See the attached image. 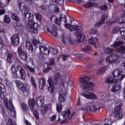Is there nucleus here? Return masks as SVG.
<instances>
[{
    "instance_id": "f257e3e1",
    "label": "nucleus",
    "mask_w": 125,
    "mask_h": 125,
    "mask_svg": "<svg viewBox=\"0 0 125 125\" xmlns=\"http://www.w3.org/2000/svg\"><path fill=\"white\" fill-rule=\"evenodd\" d=\"M23 9L25 12L23 14L24 18L23 21L24 23L28 24V27L27 29L32 34H38L39 33V30L41 29V25L38 23L34 21V15L33 14L28 12L30 11V7L27 5L23 6Z\"/></svg>"
},
{
    "instance_id": "f03ea898",
    "label": "nucleus",
    "mask_w": 125,
    "mask_h": 125,
    "mask_svg": "<svg viewBox=\"0 0 125 125\" xmlns=\"http://www.w3.org/2000/svg\"><path fill=\"white\" fill-rule=\"evenodd\" d=\"M125 51V46H123L120 47L116 48V51L115 52L114 49L111 48H107L105 52L106 54H110L106 58V62L108 64H113V63H115V64H118L120 62V54H122V57L125 59V57H123V55H125V53L124 52Z\"/></svg>"
},
{
    "instance_id": "7ed1b4c3",
    "label": "nucleus",
    "mask_w": 125,
    "mask_h": 125,
    "mask_svg": "<svg viewBox=\"0 0 125 125\" xmlns=\"http://www.w3.org/2000/svg\"><path fill=\"white\" fill-rule=\"evenodd\" d=\"M6 92V89L3 86V87L0 86V97L2 99L3 103L6 106L7 109H9L11 113H13L14 114H15V107L13 105L12 103V100H9V106H8V100L7 98L4 96V93Z\"/></svg>"
},
{
    "instance_id": "20e7f679",
    "label": "nucleus",
    "mask_w": 125,
    "mask_h": 125,
    "mask_svg": "<svg viewBox=\"0 0 125 125\" xmlns=\"http://www.w3.org/2000/svg\"><path fill=\"white\" fill-rule=\"evenodd\" d=\"M122 81L123 79H107L105 80V83H113V84H114L111 87V91H112V92H114L115 93V92H117V91H119L121 90V84L118 83L120 82H122Z\"/></svg>"
},
{
    "instance_id": "39448f33",
    "label": "nucleus",
    "mask_w": 125,
    "mask_h": 125,
    "mask_svg": "<svg viewBox=\"0 0 125 125\" xmlns=\"http://www.w3.org/2000/svg\"><path fill=\"white\" fill-rule=\"evenodd\" d=\"M88 81H89V79H81L79 80V84L80 86L83 89H88V90H90V88L93 87V86L95 85V83L93 82H89Z\"/></svg>"
},
{
    "instance_id": "423d86ee",
    "label": "nucleus",
    "mask_w": 125,
    "mask_h": 125,
    "mask_svg": "<svg viewBox=\"0 0 125 125\" xmlns=\"http://www.w3.org/2000/svg\"><path fill=\"white\" fill-rule=\"evenodd\" d=\"M36 105L38 107H41V112L42 114H46L47 110H48V105H43L44 104V100L43 98L39 97L36 99Z\"/></svg>"
},
{
    "instance_id": "0eeeda50",
    "label": "nucleus",
    "mask_w": 125,
    "mask_h": 125,
    "mask_svg": "<svg viewBox=\"0 0 125 125\" xmlns=\"http://www.w3.org/2000/svg\"><path fill=\"white\" fill-rule=\"evenodd\" d=\"M115 107L114 108V114L116 118L119 119H122L123 118V110L122 109V106H123V103L121 102H118L115 104Z\"/></svg>"
},
{
    "instance_id": "6e6552de",
    "label": "nucleus",
    "mask_w": 125,
    "mask_h": 125,
    "mask_svg": "<svg viewBox=\"0 0 125 125\" xmlns=\"http://www.w3.org/2000/svg\"><path fill=\"white\" fill-rule=\"evenodd\" d=\"M36 103V102L35 101V99L34 98H31L29 99L28 104L29 106L30 107L31 111L33 113V114L34 115L36 119H39V114H38V111H37V110H36L35 108V104Z\"/></svg>"
},
{
    "instance_id": "1a4fd4ad",
    "label": "nucleus",
    "mask_w": 125,
    "mask_h": 125,
    "mask_svg": "<svg viewBox=\"0 0 125 125\" xmlns=\"http://www.w3.org/2000/svg\"><path fill=\"white\" fill-rule=\"evenodd\" d=\"M18 54L20 59L23 60V61H26L28 59V55L27 53L24 52L21 48V46H19L18 48Z\"/></svg>"
},
{
    "instance_id": "9d476101",
    "label": "nucleus",
    "mask_w": 125,
    "mask_h": 125,
    "mask_svg": "<svg viewBox=\"0 0 125 125\" xmlns=\"http://www.w3.org/2000/svg\"><path fill=\"white\" fill-rule=\"evenodd\" d=\"M81 95L87 98V99H96L97 98V97H96L95 94H92L87 91L81 92Z\"/></svg>"
},
{
    "instance_id": "9b49d317",
    "label": "nucleus",
    "mask_w": 125,
    "mask_h": 125,
    "mask_svg": "<svg viewBox=\"0 0 125 125\" xmlns=\"http://www.w3.org/2000/svg\"><path fill=\"white\" fill-rule=\"evenodd\" d=\"M11 42L14 46H17L20 43V37L19 35H14L11 37Z\"/></svg>"
},
{
    "instance_id": "f8f14e48",
    "label": "nucleus",
    "mask_w": 125,
    "mask_h": 125,
    "mask_svg": "<svg viewBox=\"0 0 125 125\" xmlns=\"http://www.w3.org/2000/svg\"><path fill=\"white\" fill-rule=\"evenodd\" d=\"M13 26L14 29H15L18 32H23V30H24V25L18 22H14Z\"/></svg>"
},
{
    "instance_id": "ddd939ff",
    "label": "nucleus",
    "mask_w": 125,
    "mask_h": 125,
    "mask_svg": "<svg viewBox=\"0 0 125 125\" xmlns=\"http://www.w3.org/2000/svg\"><path fill=\"white\" fill-rule=\"evenodd\" d=\"M48 83H49L48 90L50 93H53L54 92V90H55L54 85H53V80H52L51 79H49L48 80Z\"/></svg>"
},
{
    "instance_id": "4468645a",
    "label": "nucleus",
    "mask_w": 125,
    "mask_h": 125,
    "mask_svg": "<svg viewBox=\"0 0 125 125\" xmlns=\"http://www.w3.org/2000/svg\"><path fill=\"white\" fill-rule=\"evenodd\" d=\"M39 49L40 52L44 55H48L50 51V50H49L46 46H40Z\"/></svg>"
},
{
    "instance_id": "2eb2a0df",
    "label": "nucleus",
    "mask_w": 125,
    "mask_h": 125,
    "mask_svg": "<svg viewBox=\"0 0 125 125\" xmlns=\"http://www.w3.org/2000/svg\"><path fill=\"white\" fill-rule=\"evenodd\" d=\"M11 71L12 73V79H18V76L17 75V67H16V65L15 64H12L11 65Z\"/></svg>"
},
{
    "instance_id": "dca6fc26",
    "label": "nucleus",
    "mask_w": 125,
    "mask_h": 125,
    "mask_svg": "<svg viewBox=\"0 0 125 125\" xmlns=\"http://www.w3.org/2000/svg\"><path fill=\"white\" fill-rule=\"evenodd\" d=\"M66 94H67L66 91H63V90H62L60 92L59 98L60 102H64L65 98H66Z\"/></svg>"
},
{
    "instance_id": "f3484780",
    "label": "nucleus",
    "mask_w": 125,
    "mask_h": 125,
    "mask_svg": "<svg viewBox=\"0 0 125 125\" xmlns=\"http://www.w3.org/2000/svg\"><path fill=\"white\" fill-rule=\"evenodd\" d=\"M17 70L19 71V75L21 76V79H25L26 77V72H25V70L24 68L21 66H18L17 67Z\"/></svg>"
},
{
    "instance_id": "a211bd4d",
    "label": "nucleus",
    "mask_w": 125,
    "mask_h": 125,
    "mask_svg": "<svg viewBox=\"0 0 125 125\" xmlns=\"http://www.w3.org/2000/svg\"><path fill=\"white\" fill-rule=\"evenodd\" d=\"M46 31L47 33L51 34L53 37H55L56 38V37L58 36V32H57V30L53 28H49L48 27H46Z\"/></svg>"
},
{
    "instance_id": "6ab92c4d",
    "label": "nucleus",
    "mask_w": 125,
    "mask_h": 125,
    "mask_svg": "<svg viewBox=\"0 0 125 125\" xmlns=\"http://www.w3.org/2000/svg\"><path fill=\"white\" fill-rule=\"evenodd\" d=\"M72 32H75L76 34H80L83 32V27L79 25H73Z\"/></svg>"
},
{
    "instance_id": "aec40b11",
    "label": "nucleus",
    "mask_w": 125,
    "mask_h": 125,
    "mask_svg": "<svg viewBox=\"0 0 125 125\" xmlns=\"http://www.w3.org/2000/svg\"><path fill=\"white\" fill-rule=\"evenodd\" d=\"M88 42L91 45H94L95 47H96V44H97V43L98 42V39L96 37H91L89 39Z\"/></svg>"
},
{
    "instance_id": "412c9836",
    "label": "nucleus",
    "mask_w": 125,
    "mask_h": 125,
    "mask_svg": "<svg viewBox=\"0 0 125 125\" xmlns=\"http://www.w3.org/2000/svg\"><path fill=\"white\" fill-rule=\"evenodd\" d=\"M39 87L41 90H43L44 89V85L46 84L45 79H40L39 81Z\"/></svg>"
},
{
    "instance_id": "4be33fe9",
    "label": "nucleus",
    "mask_w": 125,
    "mask_h": 125,
    "mask_svg": "<svg viewBox=\"0 0 125 125\" xmlns=\"http://www.w3.org/2000/svg\"><path fill=\"white\" fill-rule=\"evenodd\" d=\"M19 89L21 90L24 92V91H26V90H29L30 89V85L28 84H22L20 86Z\"/></svg>"
},
{
    "instance_id": "5701e85b",
    "label": "nucleus",
    "mask_w": 125,
    "mask_h": 125,
    "mask_svg": "<svg viewBox=\"0 0 125 125\" xmlns=\"http://www.w3.org/2000/svg\"><path fill=\"white\" fill-rule=\"evenodd\" d=\"M50 20L51 21L54 22L57 25H61V23H60V20L57 18L56 16H51L50 17Z\"/></svg>"
},
{
    "instance_id": "b1692460",
    "label": "nucleus",
    "mask_w": 125,
    "mask_h": 125,
    "mask_svg": "<svg viewBox=\"0 0 125 125\" xmlns=\"http://www.w3.org/2000/svg\"><path fill=\"white\" fill-rule=\"evenodd\" d=\"M14 59V56L12 53H8L7 55V61L10 64L11 63H12V60Z\"/></svg>"
},
{
    "instance_id": "393cba45",
    "label": "nucleus",
    "mask_w": 125,
    "mask_h": 125,
    "mask_svg": "<svg viewBox=\"0 0 125 125\" xmlns=\"http://www.w3.org/2000/svg\"><path fill=\"white\" fill-rule=\"evenodd\" d=\"M84 36L82 34H80L79 35H78L77 37V42H83L84 41Z\"/></svg>"
},
{
    "instance_id": "a878e982",
    "label": "nucleus",
    "mask_w": 125,
    "mask_h": 125,
    "mask_svg": "<svg viewBox=\"0 0 125 125\" xmlns=\"http://www.w3.org/2000/svg\"><path fill=\"white\" fill-rule=\"evenodd\" d=\"M25 46L27 49L29 50V51H30V50H31V51H33V50H34V47L33 46V44H32V43L30 42L29 41L26 42Z\"/></svg>"
},
{
    "instance_id": "bb28decb",
    "label": "nucleus",
    "mask_w": 125,
    "mask_h": 125,
    "mask_svg": "<svg viewBox=\"0 0 125 125\" xmlns=\"http://www.w3.org/2000/svg\"><path fill=\"white\" fill-rule=\"evenodd\" d=\"M71 110L68 109L67 111L62 112V115L64 119H66V118H69Z\"/></svg>"
},
{
    "instance_id": "cd10ccee",
    "label": "nucleus",
    "mask_w": 125,
    "mask_h": 125,
    "mask_svg": "<svg viewBox=\"0 0 125 125\" xmlns=\"http://www.w3.org/2000/svg\"><path fill=\"white\" fill-rule=\"evenodd\" d=\"M122 74V71H119V69H115L112 75L114 78H118V77H120Z\"/></svg>"
},
{
    "instance_id": "c85d7f7f",
    "label": "nucleus",
    "mask_w": 125,
    "mask_h": 125,
    "mask_svg": "<svg viewBox=\"0 0 125 125\" xmlns=\"http://www.w3.org/2000/svg\"><path fill=\"white\" fill-rule=\"evenodd\" d=\"M123 45V42L122 41H116L114 42L111 45V47H117L118 46H121Z\"/></svg>"
},
{
    "instance_id": "c756f323",
    "label": "nucleus",
    "mask_w": 125,
    "mask_h": 125,
    "mask_svg": "<svg viewBox=\"0 0 125 125\" xmlns=\"http://www.w3.org/2000/svg\"><path fill=\"white\" fill-rule=\"evenodd\" d=\"M11 18L13 20H15V21H16L17 22L20 21V18L17 16V14L14 13H12Z\"/></svg>"
},
{
    "instance_id": "7c9ffc66",
    "label": "nucleus",
    "mask_w": 125,
    "mask_h": 125,
    "mask_svg": "<svg viewBox=\"0 0 125 125\" xmlns=\"http://www.w3.org/2000/svg\"><path fill=\"white\" fill-rule=\"evenodd\" d=\"M106 72V67L104 66L99 69L97 71V75H101V74H103V73H105Z\"/></svg>"
},
{
    "instance_id": "2f4dec72",
    "label": "nucleus",
    "mask_w": 125,
    "mask_h": 125,
    "mask_svg": "<svg viewBox=\"0 0 125 125\" xmlns=\"http://www.w3.org/2000/svg\"><path fill=\"white\" fill-rule=\"evenodd\" d=\"M3 21L4 23H6V24H9L10 23V18L9 16L5 15Z\"/></svg>"
},
{
    "instance_id": "473e14b6",
    "label": "nucleus",
    "mask_w": 125,
    "mask_h": 125,
    "mask_svg": "<svg viewBox=\"0 0 125 125\" xmlns=\"http://www.w3.org/2000/svg\"><path fill=\"white\" fill-rule=\"evenodd\" d=\"M99 109V106H95L94 104H91L90 106L89 110L91 112H96Z\"/></svg>"
},
{
    "instance_id": "72a5a7b5",
    "label": "nucleus",
    "mask_w": 125,
    "mask_h": 125,
    "mask_svg": "<svg viewBox=\"0 0 125 125\" xmlns=\"http://www.w3.org/2000/svg\"><path fill=\"white\" fill-rule=\"evenodd\" d=\"M94 5H95L94 3L89 1L84 4V7H85L86 8H89V7L94 6Z\"/></svg>"
},
{
    "instance_id": "f704fd0d",
    "label": "nucleus",
    "mask_w": 125,
    "mask_h": 125,
    "mask_svg": "<svg viewBox=\"0 0 125 125\" xmlns=\"http://www.w3.org/2000/svg\"><path fill=\"white\" fill-rule=\"evenodd\" d=\"M60 22L63 21L65 23H67V17L65 15H62L60 18Z\"/></svg>"
},
{
    "instance_id": "c9c22d12",
    "label": "nucleus",
    "mask_w": 125,
    "mask_h": 125,
    "mask_svg": "<svg viewBox=\"0 0 125 125\" xmlns=\"http://www.w3.org/2000/svg\"><path fill=\"white\" fill-rule=\"evenodd\" d=\"M53 2H55L59 5H63L64 4V0H52Z\"/></svg>"
},
{
    "instance_id": "e433bc0d",
    "label": "nucleus",
    "mask_w": 125,
    "mask_h": 125,
    "mask_svg": "<svg viewBox=\"0 0 125 125\" xmlns=\"http://www.w3.org/2000/svg\"><path fill=\"white\" fill-rule=\"evenodd\" d=\"M25 68H26V69H27V70H28V71H29V72H30V73H32L33 74H34V73H35V72H36V70H35V69H34V68L30 66L29 65H26Z\"/></svg>"
},
{
    "instance_id": "4c0bfd02",
    "label": "nucleus",
    "mask_w": 125,
    "mask_h": 125,
    "mask_svg": "<svg viewBox=\"0 0 125 125\" xmlns=\"http://www.w3.org/2000/svg\"><path fill=\"white\" fill-rule=\"evenodd\" d=\"M64 26L66 28V29H69L70 32H73V28H74V25H71L69 23H66L64 24Z\"/></svg>"
},
{
    "instance_id": "58836bf2",
    "label": "nucleus",
    "mask_w": 125,
    "mask_h": 125,
    "mask_svg": "<svg viewBox=\"0 0 125 125\" xmlns=\"http://www.w3.org/2000/svg\"><path fill=\"white\" fill-rule=\"evenodd\" d=\"M108 19V16H106V15H103L102 16V19L100 21L103 24H104L105 23V21Z\"/></svg>"
},
{
    "instance_id": "ea45409f",
    "label": "nucleus",
    "mask_w": 125,
    "mask_h": 125,
    "mask_svg": "<svg viewBox=\"0 0 125 125\" xmlns=\"http://www.w3.org/2000/svg\"><path fill=\"white\" fill-rule=\"evenodd\" d=\"M6 125H15V124H14V123L12 121L11 118H8L7 119Z\"/></svg>"
},
{
    "instance_id": "a19ab883",
    "label": "nucleus",
    "mask_w": 125,
    "mask_h": 125,
    "mask_svg": "<svg viewBox=\"0 0 125 125\" xmlns=\"http://www.w3.org/2000/svg\"><path fill=\"white\" fill-rule=\"evenodd\" d=\"M21 108H22L23 111H27V110L29 109L27 104H26L24 103H21Z\"/></svg>"
},
{
    "instance_id": "79ce46f5",
    "label": "nucleus",
    "mask_w": 125,
    "mask_h": 125,
    "mask_svg": "<svg viewBox=\"0 0 125 125\" xmlns=\"http://www.w3.org/2000/svg\"><path fill=\"white\" fill-rule=\"evenodd\" d=\"M118 32H121V28L119 26H115L113 29V34H117Z\"/></svg>"
},
{
    "instance_id": "37998d69",
    "label": "nucleus",
    "mask_w": 125,
    "mask_h": 125,
    "mask_svg": "<svg viewBox=\"0 0 125 125\" xmlns=\"http://www.w3.org/2000/svg\"><path fill=\"white\" fill-rule=\"evenodd\" d=\"M99 9L102 11L107 10L108 9V6L106 4L100 6Z\"/></svg>"
},
{
    "instance_id": "c03bdc74",
    "label": "nucleus",
    "mask_w": 125,
    "mask_h": 125,
    "mask_svg": "<svg viewBox=\"0 0 125 125\" xmlns=\"http://www.w3.org/2000/svg\"><path fill=\"white\" fill-rule=\"evenodd\" d=\"M55 59L54 58H51L49 60V62L48 63V66H54L55 65V62H54V61Z\"/></svg>"
},
{
    "instance_id": "a18cd8bd",
    "label": "nucleus",
    "mask_w": 125,
    "mask_h": 125,
    "mask_svg": "<svg viewBox=\"0 0 125 125\" xmlns=\"http://www.w3.org/2000/svg\"><path fill=\"white\" fill-rule=\"evenodd\" d=\"M49 50L51 52V54H53V55H55L58 53L56 49H54L52 47L49 48Z\"/></svg>"
},
{
    "instance_id": "49530a36",
    "label": "nucleus",
    "mask_w": 125,
    "mask_h": 125,
    "mask_svg": "<svg viewBox=\"0 0 125 125\" xmlns=\"http://www.w3.org/2000/svg\"><path fill=\"white\" fill-rule=\"evenodd\" d=\"M35 16L37 20H39V21H42V16L41 14L36 13L35 14Z\"/></svg>"
},
{
    "instance_id": "de8ad7c7",
    "label": "nucleus",
    "mask_w": 125,
    "mask_h": 125,
    "mask_svg": "<svg viewBox=\"0 0 125 125\" xmlns=\"http://www.w3.org/2000/svg\"><path fill=\"white\" fill-rule=\"evenodd\" d=\"M79 79H91V77L89 76L88 74L82 75Z\"/></svg>"
},
{
    "instance_id": "09e8293b",
    "label": "nucleus",
    "mask_w": 125,
    "mask_h": 125,
    "mask_svg": "<svg viewBox=\"0 0 125 125\" xmlns=\"http://www.w3.org/2000/svg\"><path fill=\"white\" fill-rule=\"evenodd\" d=\"M119 24H125V20L124 19L123 17H121L119 18L118 20Z\"/></svg>"
},
{
    "instance_id": "8fccbe9b",
    "label": "nucleus",
    "mask_w": 125,
    "mask_h": 125,
    "mask_svg": "<svg viewBox=\"0 0 125 125\" xmlns=\"http://www.w3.org/2000/svg\"><path fill=\"white\" fill-rule=\"evenodd\" d=\"M62 110V104L60 103L57 105V111L58 112H61Z\"/></svg>"
},
{
    "instance_id": "3c124183",
    "label": "nucleus",
    "mask_w": 125,
    "mask_h": 125,
    "mask_svg": "<svg viewBox=\"0 0 125 125\" xmlns=\"http://www.w3.org/2000/svg\"><path fill=\"white\" fill-rule=\"evenodd\" d=\"M40 42H40V41H39L36 39H33L32 41V43H33V45H34V46H37V44L38 43H40Z\"/></svg>"
},
{
    "instance_id": "603ef678",
    "label": "nucleus",
    "mask_w": 125,
    "mask_h": 125,
    "mask_svg": "<svg viewBox=\"0 0 125 125\" xmlns=\"http://www.w3.org/2000/svg\"><path fill=\"white\" fill-rule=\"evenodd\" d=\"M16 84L19 88H20V86L23 84V83L21 82V81L18 80L16 81Z\"/></svg>"
},
{
    "instance_id": "864d4df0",
    "label": "nucleus",
    "mask_w": 125,
    "mask_h": 125,
    "mask_svg": "<svg viewBox=\"0 0 125 125\" xmlns=\"http://www.w3.org/2000/svg\"><path fill=\"white\" fill-rule=\"evenodd\" d=\"M68 42L70 44H76L77 42V41L71 39H69Z\"/></svg>"
},
{
    "instance_id": "5fc2aeb1",
    "label": "nucleus",
    "mask_w": 125,
    "mask_h": 125,
    "mask_svg": "<svg viewBox=\"0 0 125 125\" xmlns=\"http://www.w3.org/2000/svg\"><path fill=\"white\" fill-rule=\"evenodd\" d=\"M54 79H61V74L59 72H57L55 74Z\"/></svg>"
},
{
    "instance_id": "6e6d98bb",
    "label": "nucleus",
    "mask_w": 125,
    "mask_h": 125,
    "mask_svg": "<svg viewBox=\"0 0 125 125\" xmlns=\"http://www.w3.org/2000/svg\"><path fill=\"white\" fill-rule=\"evenodd\" d=\"M84 56V55L81 54H77L76 55V57H77V58H79V59H82V58H83Z\"/></svg>"
},
{
    "instance_id": "4d7b16f0",
    "label": "nucleus",
    "mask_w": 125,
    "mask_h": 125,
    "mask_svg": "<svg viewBox=\"0 0 125 125\" xmlns=\"http://www.w3.org/2000/svg\"><path fill=\"white\" fill-rule=\"evenodd\" d=\"M31 83L34 86H35V88H37V83H36V82L35 81L34 79H31Z\"/></svg>"
},
{
    "instance_id": "13d9d810",
    "label": "nucleus",
    "mask_w": 125,
    "mask_h": 125,
    "mask_svg": "<svg viewBox=\"0 0 125 125\" xmlns=\"http://www.w3.org/2000/svg\"><path fill=\"white\" fill-rule=\"evenodd\" d=\"M0 113H1L3 115H4L5 113V110H4V108L2 107V106H0Z\"/></svg>"
},
{
    "instance_id": "bf43d9fd",
    "label": "nucleus",
    "mask_w": 125,
    "mask_h": 125,
    "mask_svg": "<svg viewBox=\"0 0 125 125\" xmlns=\"http://www.w3.org/2000/svg\"><path fill=\"white\" fill-rule=\"evenodd\" d=\"M51 69V67H50L49 66H47L46 68L44 69L43 73H47L48 71H49Z\"/></svg>"
},
{
    "instance_id": "052dcab7",
    "label": "nucleus",
    "mask_w": 125,
    "mask_h": 125,
    "mask_svg": "<svg viewBox=\"0 0 125 125\" xmlns=\"http://www.w3.org/2000/svg\"><path fill=\"white\" fill-rule=\"evenodd\" d=\"M101 25H103V23H102L101 21H100L99 22L95 24V27H100Z\"/></svg>"
},
{
    "instance_id": "680f3d73",
    "label": "nucleus",
    "mask_w": 125,
    "mask_h": 125,
    "mask_svg": "<svg viewBox=\"0 0 125 125\" xmlns=\"http://www.w3.org/2000/svg\"><path fill=\"white\" fill-rule=\"evenodd\" d=\"M74 2H76L77 3H79L81 4V3H83V0H73Z\"/></svg>"
},
{
    "instance_id": "e2e57ef3",
    "label": "nucleus",
    "mask_w": 125,
    "mask_h": 125,
    "mask_svg": "<svg viewBox=\"0 0 125 125\" xmlns=\"http://www.w3.org/2000/svg\"><path fill=\"white\" fill-rule=\"evenodd\" d=\"M125 27H123V29H125ZM120 33H121V36H123V37H125V30H120Z\"/></svg>"
},
{
    "instance_id": "0e129e2a",
    "label": "nucleus",
    "mask_w": 125,
    "mask_h": 125,
    "mask_svg": "<svg viewBox=\"0 0 125 125\" xmlns=\"http://www.w3.org/2000/svg\"><path fill=\"white\" fill-rule=\"evenodd\" d=\"M55 119H56V115H53L51 118H50V120L52 122H53V121H54V120H55Z\"/></svg>"
},
{
    "instance_id": "69168bd1",
    "label": "nucleus",
    "mask_w": 125,
    "mask_h": 125,
    "mask_svg": "<svg viewBox=\"0 0 125 125\" xmlns=\"http://www.w3.org/2000/svg\"><path fill=\"white\" fill-rule=\"evenodd\" d=\"M82 50V51H83V52H85V53H87V52L89 51L86 48H83Z\"/></svg>"
},
{
    "instance_id": "338daca9",
    "label": "nucleus",
    "mask_w": 125,
    "mask_h": 125,
    "mask_svg": "<svg viewBox=\"0 0 125 125\" xmlns=\"http://www.w3.org/2000/svg\"><path fill=\"white\" fill-rule=\"evenodd\" d=\"M81 110H82V111H83V112H88V108L86 107L82 108H81Z\"/></svg>"
},
{
    "instance_id": "774afa93",
    "label": "nucleus",
    "mask_w": 125,
    "mask_h": 125,
    "mask_svg": "<svg viewBox=\"0 0 125 125\" xmlns=\"http://www.w3.org/2000/svg\"><path fill=\"white\" fill-rule=\"evenodd\" d=\"M28 4H32L33 3V0H24Z\"/></svg>"
}]
</instances>
